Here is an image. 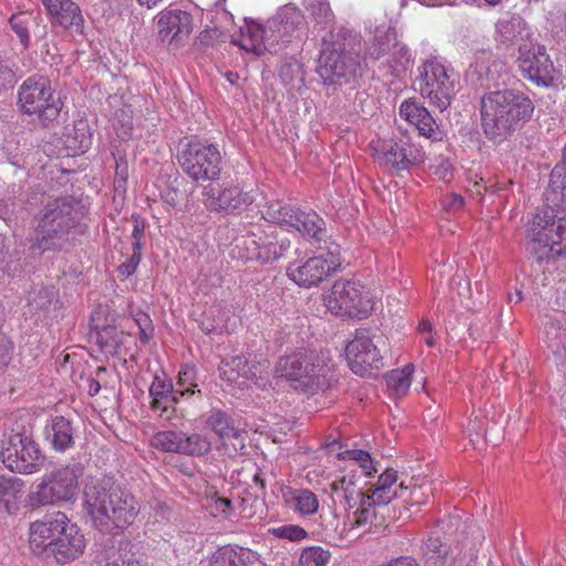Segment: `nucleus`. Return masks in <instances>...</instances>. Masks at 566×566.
Masks as SVG:
<instances>
[{
    "instance_id": "nucleus-13",
    "label": "nucleus",
    "mask_w": 566,
    "mask_h": 566,
    "mask_svg": "<svg viewBox=\"0 0 566 566\" xmlns=\"http://www.w3.org/2000/svg\"><path fill=\"white\" fill-rule=\"evenodd\" d=\"M0 460L11 472L32 474L39 472L44 458L38 443L27 433H11L0 443Z\"/></svg>"
},
{
    "instance_id": "nucleus-14",
    "label": "nucleus",
    "mask_w": 566,
    "mask_h": 566,
    "mask_svg": "<svg viewBox=\"0 0 566 566\" xmlns=\"http://www.w3.org/2000/svg\"><path fill=\"white\" fill-rule=\"evenodd\" d=\"M262 213L266 221L294 229L315 241H321L324 237L325 222L315 211H303L282 201H272Z\"/></svg>"
},
{
    "instance_id": "nucleus-5",
    "label": "nucleus",
    "mask_w": 566,
    "mask_h": 566,
    "mask_svg": "<svg viewBox=\"0 0 566 566\" xmlns=\"http://www.w3.org/2000/svg\"><path fill=\"white\" fill-rule=\"evenodd\" d=\"M305 33V20L294 4L281 7L266 23L260 24L245 20L238 44L241 49L261 55L264 52H277L286 43L300 39ZM237 43V41H233Z\"/></svg>"
},
{
    "instance_id": "nucleus-25",
    "label": "nucleus",
    "mask_w": 566,
    "mask_h": 566,
    "mask_svg": "<svg viewBox=\"0 0 566 566\" xmlns=\"http://www.w3.org/2000/svg\"><path fill=\"white\" fill-rule=\"evenodd\" d=\"M398 473L394 469H386L377 480V483L370 488L368 497V504H377L378 506H385L389 504L396 497H405V493L408 486L401 481L397 484Z\"/></svg>"
},
{
    "instance_id": "nucleus-1",
    "label": "nucleus",
    "mask_w": 566,
    "mask_h": 566,
    "mask_svg": "<svg viewBox=\"0 0 566 566\" xmlns=\"http://www.w3.org/2000/svg\"><path fill=\"white\" fill-rule=\"evenodd\" d=\"M544 202L527 230L530 249L538 261L566 254V175L562 168L551 172Z\"/></svg>"
},
{
    "instance_id": "nucleus-8",
    "label": "nucleus",
    "mask_w": 566,
    "mask_h": 566,
    "mask_svg": "<svg viewBox=\"0 0 566 566\" xmlns=\"http://www.w3.org/2000/svg\"><path fill=\"white\" fill-rule=\"evenodd\" d=\"M417 83L420 95L431 106L443 112L457 94L459 76L446 59L431 55L418 66Z\"/></svg>"
},
{
    "instance_id": "nucleus-48",
    "label": "nucleus",
    "mask_w": 566,
    "mask_h": 566,
    "mask_svg": "<svg viewBox=\"0 0 566 566\" xmlns=\"http://www.w3.org/2000/svg\"><path fill=\"white\" fill-rule=\"evenodd\" d=\"M374 506L377 504H368L365 501H360L353 512L352 516H348L349 530L361 527L369 523L375 516Z\"/></svg>"
},
{
    "instance_id": "nucleus-4",
    "label": "nucleus",
    "mask_w": 566,
    "mask_h": 566,
    "mask_svg": "<svg viewBox=\"0 0 566 566\" xmlns=\"http://www.w3.org/2000/svg\"><path fill=\"white\" fill-rule=\"evenodd\" d=\"M84 507L103 532L126 528L139 512L135 496L111 480L91 482L85 486Z\"/></svg>"
},
{
    "instance_id": "nucleus-64",
    "label": "nucleus",
    "mask_w": 566,
    "mask_h": 566,
    "mask_svg": "<svg viewBox=\"0 0 566 566\" xmlns=\"http://www.w3.org/2000/svg\"><path fill=\"white\" fill-rule=\"evenodd\" d=\"M123 564L124 566H143L140 560L136 558L135 554L132 552H124Z\"/></svg>"
},
{
    "instance_id": "nucleus-59",
    "label": "nucleus",
    "mask_w": 566,
    "mask_h": 566,
    "mask_svg": "<svg viewBox=\"0 0 566 566\" xmlns=\"http://www.w3.org/2000/svg\"><path fill=\"white\" fill-rule=\"evenodd\" d=\"M491 186L484 182V179L478 174L469 178L468 191L472 197L481 196L483 191H488Z\"/></svg>"
},
{
    "instance_id": "nucleus-6",
    "label": "nucleus",
    "mask_w": 566,
    "mask_h": 566,
    "mask_svg": "<svg viewBox=\"0 0 566 566\" xmlns=\"http://www.w3.org/2000/svg\"><path fill=\"white\" fill-rule=\"evenodd\" d=\"M78 224V213L71 198L49 201L42 211L35 230V242L29 248L32 256L45 251H56L69 244Z\"/></svg>"
},
{
    "instance_id": "nucleus-61",
    "label": "nucleus",
    "mask_w": 566,
    "mask_h": 566,
    "mask_svg": "<svg viewBox=\"0 0 566 566\" xmlns=\"http://www.w3.org/2000/svg\"><path fill=\"white\" fill-rule=\"evenodd\" d=\"M380 566H420L419 563L411 556H400L390 559L388 563Z\"/></svg>"
},
{
    "instance_id": "nucleus-36",
    "label": "nucleus",
    "mask_w": 566,
    "mask_h": 566,
    "mask_svg": "<svg viewBox=\"0 0 566 566\" xmlns=\"http://www.w3.org/2000/svg\"><path fill=\"white\" fill-rule=\"evenodd\" d=\"M545 335L546 343L554 352L566 350V314L556 313L555 316H546Z\"/></svg>"
},
{
    "instance_id": "nucleus-60",
    "label": "nucleus",
    "mask_w": 566,
    "mask_h": 566,
    "mask_svg": "<svg viewBox=\"0 0 566 566\" xmlns=\"http://www.w3.org/2000/svg\"><path fill=\"white\" fill-rule=\"evenodd\" d=\"M464 205V199L457 193H450L443 199V207L447 210L457 211Z\"/></svg>"
},
{
    "instance_id": "nucleus-21",
    "label": "nucleus",
    "mask_w": 566,
    "mask_h": 566,
    "mask_svg": "<svg viewBox=\"0 0 566 566\" xmlns=\"http://www.w3.org/2000/svg\"><path fill=\"white\" fill-rule=\"evenodd\" d=\"M156 19L157 35L163 44L179 48L192 32V18L187 11L166 9Z\"/></svg>"
},
{
    "instance_id": "nucleus-16",
    "label": "nucleus",
    "mask_w": 566,
    "mask_h": 566,
    "mask_svg": "<svg viewBox=\"0 0 566 566\" xmlns=\"http://www.w3.org/2000/svg\"><path fill=\"white\" fill-rule=\"evenodd\" d=\"M516 65L522 76L537 86L549 87L559 80V70L539 43L518 44Z\"/></svg>"
},
{
    "instance_id": "nucleus-19",
    "label": "nucleus",
    "mask_w": 566,
    "mask_h": 566,
    "mask_svg": "<svg viewBox=\"0 0 566 566\" xmlns=\"http://www.w3.org/2000/svg\"><path fill=\"white\" fill-rule=\"evenodd\" d=\"M345 352L348 365L356 375L364 376L369 369L382 366L380 349L368 329H357Z\"/></svg>"
},
{
    "instance_id": "nucleus-38",
    "label": "nucleus",
    "mask_w": 566,
    "mask_h": 566,
    "mask_svg": "<svg viewBox=\"0 0 566 566\" xmlns=\"http://www.w3.org/2000/svg\"><path fill=\"white\" fill-rule=\"evenodd\" d=\"M175 386L178 398L189 399L193 395H201V390L197 389V369L195 366L185 365L178 373L177 381Z\"/></svg>"
},
{
    "instance_id": "nucleus-51",
    "label": "nucleus",
    "mask_w": 566,
    "mask_h": 566,
    "mask_svg": "<svg viewBox=\"0 0 566 566\" xmlns=\"http://www.w3.org/2000/svg\"><path fill=\"white\" fill-rule=\"evenodd\" d=\"M29 22L30 15L25 13L13 14L10 19V25L24 48H28L30 42L28 30Z\"/></svg>"
},
{
    "instance_id": "nucleus-2",
    "label": "nucleus",
    "mask_w": 566,
    "mask_h": 566,
    "mask_svg": "<svg viewBox=\"0 0 566 566\" xmlns=\"http://www.w3.org/2000/svg\"><path fill=\"white\" fill-rule=\"evenodd\" d=\"M29 548L34 556L64 566L84 554L86 539L65 513L55 512L30 524Z\"/></svg>"
},
{
    "instance_id": "nucleus-53",
    "label": "nucleus",
    "mask_w": 566,
    "mask_h": 566,
    "mask_svg": "<svg viewBox=\"0 0 566 566\" xmlns=\"http://www.w3.org/2000/svg\"><path fill=\"white\" fill-rule=\"evenodd\" d=\"M129 546V543H122L119 546V553L116 555L115 553L102 552L96 556V564L98 566H124L123 564V555L124 552H127L126 548Z\"/></svg>"
},
{
    "instance_id": "nucleus-50",
    "label": "nucleus",
    "mask_w": 566,
    "mask_h": 566,
    "mask_svg": "<svg viewBox=\"0 0 566 566\" xmlns=\"http://www.w3.org/2000/svg\"><path fill=\"white\" fill-rule=\"evenodd\" d=\"M306 9L318 23H328L333 20V11L328 0H306Z\"/></svg>"
},
{
    "instance_id": "nucleus-12",
    "label": "nucleus",
    "mask_w": 566,
    "mask_h": 566,
    "mask_svg": "<svg viewBox=\"0 0 566 566\" xmlns=\"http://www.w3.org/2000/svg\"><path fill=\"white\" fill-rule=\"evenodd\" d=\"M178 163L184 172L193 181H213L222 169V157L217 145L199 138L181 145Z\"/></svg>"
},
{
    "instance_id": "nucleus-15",
    "label": "nucleus",
    "mask_w": 566,
    "mask_h": 566,
    "mask_svg": "<svg viewBox=\"0 0 566 566\" xmlns=\"http://www.w3.org/2000/svg\"><path fill=\"white\" fill-rule=\"evenodd\" d=\"M326 307L336 315L363 319L371 314L376 296L367 285H332L324 296Z\"/></svg>"
},
{
    "instance_id": "nucleus-33",
    "label": "nucleus",
    "mask_w": 566,
    "mask_h": 566,
    "mask_svg": "<svg viewBox=\"0 0 566 566\" xmlns=\"http://www.w3.org/2000/svg\"><path fill=\"white\" fill-rule=\"evenodd\" d=\"M205 423L221 441L235 440L239 442L240 449L244 447L240 439V431L235 428L233 419L224 410L210 409L206 415Z\"/></svg>"
},
{
    "instance_id": "nucleus-56",
    "label": "nucleus",
    "mask_w": 566,
    "mask_h": 566,
    "mask_svg": "<svg viewBox=\"0 0 566 566\" xmlns=\"http://www.w3.org/2000/svg\"><path fill=\"white\" fill-rule=\"evenodd\" d=\"M15 81L17 77L12 67L0 61V92L13 87Z\"/></svg>"
},
{
    "instance_id": "nucleus-57",
    "label": "nucleus",
    "mask_w": 566,
    "mask_h": 566,
    "mask_svg": "<svg viewBox=\"0 0 566 566\" xmlns=\"http://www.w3.org/2000/svg\"><path fill=\"white\" fill-rule=\"evenodd\" d=\"M211 510L214 515H221L226 518L230 517L233 513V505L231 500L226 497H217L211 504Z\"/></svg>"
},
{
    "instance_id": "nucleus-37",
    "label": "nucleus",
    "mask_w": 566,
    "mask_h": 566,
    "mask_svg": "<svg viewBox=\"0 0 566 566\" xmlns=\"http://www.w3.org/2000/svg\"><path fill=\"white\" fill-rule=\"evenodd\" d=\"M398 41L396 39L395 30L390 27L377 28L374 36V42L368 48V55L374 60H380L387 54H391Z\"/></svg>"
},
{
    "instance_id": "nucleus-55",
    "label": "nucleus",
    "mask_w": 566,
    "mask_h": 566,
    "mask_svg": "<svg viewBox=\"0 0 566 566\" xmlns=\"http://www.w3.org/2000/svg\"><path fill=\"white\" fill-rule=\"evenodd\" d=\"M14 352L13 343L2 333L0 335V369H4L12 360Z\"/></svg>"
},
{
    "instance_id": "nucleus-49",
    "label": "nucleus",
    "mask_w": 566,
    "mask_h": 566,
    "mask_svg": "<svg viewBox=\"0 0 566 566\" xmlns=\"http://www.w3.org/2000/svg\"><path fill=\"white\" fill-rule=\"evenodd\" d=\"M342 459L353 460L359 464L365 475L369 476L377 472V468L367 451L364 450H347L344 453H338Z\"/></svg>"
},
{
    "instance_id": "nucleus-40",
    "label": "nucleus",
    "mask_w": 566,
    "mask_h": 566,
    "mask_svg": "<svg viewBox=\"0 0 566 566\" xmlns=\"http://www.w3.org/2000/svg\"><path fill=\"white\" fill-rule=\"evenodd\" d=\"M210 448V442L206 437L199 433L186 434L182 432L180 454L200 457L208 453Z\"/></svg>"
},
{
    "instance_id": "nucleus-17",
    "label": "nucleus",
    "mask_w": 566,
    "mask_h": 566,
    "mask_svg": "<svg viewBox=\"0 0 566 566\" xmlns=\"http://www.w3.org/2000/svg\"><path fill=\"white\" fill-rule=\"evenodd\" d=\"M202 198L209 210L228 216L242 213L255 200L252 191L244 190L233 181L206 186L202 190Z\"/></svg>"
},
{
    "instance_id": "nucleus-46",
    "label": "nucleus",
    "mask_w": 566,
    "mask_h": 566,
    "mask_svg": "<svg viewBox=\"0 0 566 566\" xmlns=\"http://www.w3.org/2000/svg\"><path fill=\"white\" fill-rule=\"evenodd\" d=\"M329 558V552L323 547H306L300 556V566H326Z\"/></svg>"
},
{
    "instance_id": "nucleus-42",
    "label": "nucleus",
    "mask_w": 566,
    "mask_h": 566,
    "mask_svg": "<svg viewBox=\"0 0 566 566\" xmlns=\"http://www.w3.org/2000/svg\"><path fill=\"white\" fill-rule=\"evenodd\" d=\"M182 431H159L151 438V446L164 452L180 453Z\"/></svg>"
},
{
    "instance_id": "nucleus-32",
    "label": "nucleus",
    "mask_w": 566,
    "mask_h": 566,
    "mask_svg": "<svg viewBox=\"0 0 566 566\" xmlns=\"http://www.w3.org/2000/svg\"><path fill=\"white\" fill-rule=\"evenodd\" d=\"M45 438L54 451L65 452L75 444V429L71 420L56 416L46 424Z\"/></svg>"
},
{
    "instance_id": "nucleus-10",
    "label": "nucleus",
    "mask_w": 566,
    "mask_h": 566,
    "mask_svg": "<svg viewBox=\"0 0 566 566\" xmlns=\"http://www.w3.org/2000/svg\"><path fill=\"white\" fill-rule=\"evenodd\" d=\"M358 70L359 63L347 51L343 31L331 32L323 39L317 74L324 84H348L356 78Z\"/></svg>"
},
{
    "instance_id": "nucleus-27",
    "label": "nucleus",
    "mask_w": 566,
    "mask_h": 566,
    "mask_svg": "<svg viewBox=\"0 0 566 566\" xmlns=\"http://www.w3.org/2000/svg\"><path fill=\"white\" fill-rule=\"evenodd\" d=\"M151 398L149 407L153 411H159L160 416L174 409L180 402L178 394H176L172 380L165 374H156L148 389Z\"/></svg>"
},
{
    "instance_id": "nucleus-47",
    "label": "nucleus",
    "mask_w": 566,
    "mask_h": 566,
    "mask_svg": "<svg viewBox=\"0 0 566 566\" xmlns=\"http://www.w3.org/2000/svg\"><path fill=\"white\" fill-rule=\"evenodd\" d=\"M433 494V488L430 482H424L421 484H415L413 486H408L407 492L405 493L403 501L408 502L410 505H423L427 503L429 497Z\"/></svg>"
},
{
    "instance_id": "nucleus-63",
    "label": "nucleus",
    "mask_w": 566,
    "mask_h": 566,
    "mask_svg": "<svg viewBox=\"0 0 566 566\" xmlns=\"http://www.w3.org/2000/svg\"><path fill=\"white\" fill-rule=\"evenodd\" d=\"M143 235V229H140L137 224L134 227V230H133V233H132V238H133V250L135 251H139L142 250V244H140V238Z\"/></svg>"
},
{
    "instance_id": "nucleus-54",
    "label": "nucleus",
    "mask_w": 566,
    "mask_h": 566,
    "mask_svg": "<svg viewBox=\"0 0 566 566\" xmlns=\"http://www.w3.org/2000/svg\"><path fill=\"white\" fill-rule=\"evenodd\" d=\"M220 378L230 385H238L239 387L245 385V380L242 379L240 371H235L232 367L229 366L227 360H222L220 367Z\"/></svg>"
},
{
    "instance_id": "nucleus-29",
    "label": "nucleus",
    "mask_w": 566,
    "mask_h": 566,
    "mask_svg": "<svg viewBox=\"0 0 566 566\" xmlns=\"http://www.w3.org/2000/svg\"><path fill=\"white\" fill-rule=\"evenodd\" d=\"M208 566H263V562L251 549L227 545L209 557Z\"/></svg>"
},
{
    "instance_id": "nucleus-22",
    "label": "nucleus",
    "mask_w": 566,
    "mask_h": 566,
    "mask_svg": "<svg viewBox=\"0 0 566 566\" xmlns=\"http://www.w3.org/2000/svg\"><path fill=\"white\" fill-rule=\"evenodd\" d=\"M506 75V64L491 50H478L473 53L467 76L478 82L497 84Z\"/></svg>"
},
{
    "instance_id": "nucleus-9",
    "label": "nucleus",
    "mask_w": 566,
    "mask_h": 566,
    "mask_svg": "<svg viewBox=\"0 0 566 566\" xmlns=\"http://www.w3.org/2000/svg\"><path fill=\"white\" fill-rule=\"evenodd\" d=\"M83 468L78 463L60 465L43 474L28 495L31 507L59 505L73 502L78 493Z\"/></svg>"
},
{
    "instance_id": "nucleus-18",
    "label": "nucleus",
    "mask_w": 566,
    "mask_h": 566,
    "mask_svg": "<svg viewBox=\"0 0 566 566\" xmlns=\"http://www.w3.org/2000/svg\"><path fill=\"white\" fill-rule=\"evenodd\" d=\"M462 520L458 515H448L438 521L426 541L422 553L427 566H443L449 554H453L451 544L458 541Z\"/></svg>"
},
{
    "instance_id": "nucleus-45",
    "label": "nucleus",
    "mask_w": 566,
    "mask_h": 566,
    "mask_svg": "<svg viewBox=\"0 0 566 566\" xmlns=\"http://www.w3.org/2000/svg\"><path fill=\"white\" fill-rule=\"evenodd\" d=\"M389 55L390 57L387 59V63L392 74L399 75L401 72L406 71L410 63L411 54L405 44L398 42L392 53Z\"/></svg>"
},
{
    "instance_id": "nucleus-20",
    "label": "nucleus",
    "mask_w": 566,
    "mask_h": 566,
    "mask_svg": "<svg viewBox=\"0 0 566 566\" xmlns=\"http://www.w3.org/2000/svg\"><path fill=\"white\" fill-rule=\"evenodd\" d=\"M375 157L381 165L403 170L411 165L423 163L426 154L410 137L403 136L399 139L385 140L380 149H376Z\"/></svg>"
},
{
    "instance_id": "nucleus-7",
    "label": "nucleus",
    "mask_w": 566,
    "mask_h": 566,
    "mask_svg": "<svg viewBox=\"0 0 566 566\" xmlns=\"http://www.w3.org/2000/svg\"><path fill=\"white\" fill-rule=\"evenodd\" d=\"M332 367L324 354L304 350L282 357L275 371L280 377L294 382L295 388L314 392L329 387Z\"/></svg>"
},
{
    "instance_id": "nucleus-35",
    "label": "nucleus",
    "mask_w": 566,
    "mask_h": 566,
    "mask_svg": "<svg viewBox=\"0 0 566 566\" xmlns=\"http://www.w3.org/2000/svg\"><path fill=\"white\" fill-rule=\"evenodd\" d=\"M24 482L17 476H0V510L12 513L18 510Z\"/></svg>"
},
{
    "instance_id": "nucleus-11",
    "label": "nucleus",
    "mask_w": 566,
    "mask_h": 566,
    "mask_svg": "<svg viewBox=\"0 0 566 566\" xmlns=\"http://www.w3.org/2000/svg\"><path fill=\"white\" fill-rule=\"evenodd\" d=\"M18 105L28 115H35L43 126H49L60 116L63 103L55 97L48 77L34 74L25 78L18 91Z\"/></svg>"
},
{
    "instance_id": "nucleus-44",
    "label": "nucleus",
    "mask_w": 566,
    "mask_h": 566,
    "mask_svg": "<svg viewBox=\"0 0 566 566\" xmlns=\"http://www.w3.org/2000/svg\"><path fill=\"white\" fill-rule=\"evenodd\" d=\"M268 534L293 543H298L308 536L306 530L295 524H284L276 527H270L268 530Z\"/></svg>"
},
{
    "instance_id": "nucleus-3",
    "label": "nucleus",
    "mask_w": 566,
    "mask_h": 566,
    "mask_svg": "<svg viewBox=\"0 0 566 566\" xmlns=\"http://www.w3.org/2000/svg\"><path fill=\"white\" fill-rule=\"evenodd\" d=\"M534 109L533 101L522 91H491L481 97V127L489 139L503 140L522 128L532 118Z\"/></svg>"
},
{
    "instance_id": "nucleus-39",
    "label": "nucleus",
    "mask_w": 566,
    "mask_h": 566,
    "mask_svg": "<svg viewBox=\"0 0 566 566\" xmlns=\"http://www.w3.org/2000/svg\"><path fill=\"white\" fill-rule=\"evenodd\" d=\"M253 244L256 247V252L248 256V259H255L262 263H268L282 256L289 250L291 242L287 239H283L281 241L271 240L262 245L253 241Z\"/></svg>"
},
{
    "instance_id": "nucleus-23",
    "label": "nucleus",
    "mask_w": 566,
    "mask_h": 566,
    "mask_svg": "<svg viewBox=\"0 0 566 566\" xmlns=\"http://www.w3.org/2000/svg\"><path fill=\"white\" fill-rule=\"evenodd\" d=\"M339 268L335 260H326L322 256H315L307 260L304 264H291L286 274L293 283H322L328 279L333 272Z\"/></svg>"
},
{
    "instance_id": "nucleus-26",
    "label": "nucleus",
    "mask_w": 566,
    "mask_h": 566,
    "mask_svg": "<svg viewBox=\"0 0 566 566\" xmlns=\"http://www.w3.org/2000/svg\"><path fill=\"white\" fill-rule=\"evenodd\" d=\"M400 116L413 125L420 135L437 139L440 136L439 127L429 111L418 102L403 101L399 108Z\"/></svg>"
},
{
    "instance_id": "nucleus-52",
    "label": "nucleus",
    "mask_w": 566,
    "mask_h": 566,
    "mask_svg": "<svg viewBox=\"0 0 566 566\" xmlns=\"http://www.w3.org/2000/svg\"><path fill=\"white\" fill-rule=\"evenodd\" d=\"M468 431L473 446L479 443L480 438L488 440L489 423L485 424L482 418L475 416L471 418L468 423Z\"/></svg>"
},
{
    "instance_id": "nucleus-30",
    "label": "nucleus",
    "mask_w": 566,
    "mask_h": 566,
    "mask_svg": "<svg viewBox=\"0 0 566 566\" xmlns=\"http://www.w3.org/2000/svg\"><path fill=\"white\" fill-rule=\"evenodd\" d=\"M331 491L333 500L343 505L346 511L356 507L360 501L368 503L367 494L358 486L356 474L354 473H348L342 479L332 482Z\"/></svg>"
},
{
    "instance_id": "nucleus-31",
    "label": "nucleus",
    "mask_w": 566,
    "mask_h": 566,
    "mask_svg": "<svg viewBox=\"0 0 566 566\" xmlns=\"http://www.w3.org/2000/svg\"><path fill=\"white\" fill-rule=\"evenodd\" d=\"M101 315L102 308L95 311L92 315V326L95 329V344L105 356H115L123 346L125 335L112 324H99L98 319Z\"/></svg>"
},
{
    "instance_id": "nucleus-34",
    "label": "nucleus",
    "mask_w": 566,
    "mask_h": 566,
    "mask_svg": "<svg viewBox=\"0 0 566 566\" xmlns=\"http://www.w3.org/2000/svg\"><path fill=\"white\" fill-rule=\"evenodd\" d=\"M495 30L496 40L502 44H522V42L528 41L532 35L528 24L520 15L499 20Z\"/></svg>"
},
{
    "instance_id": "nucleus-24",
    "label": "nucleus",
    "mask_w": 566,
    "mask_h": 566,
    "mask_svg": "<svg viewBox=\"0 0 566 566\" xmlns=\"http://www.w3.org/2000/svg\"><path fill=\"white\" fill-rule=\"evenodd\" d=\"M54 25L81 32L84 19L80 7L72 0H42Z\"/></svg>"
},
{
    "instance_id": "nucleus-58",
    "label": "nucleus",
    "mask_w": 566,
    "mask_h": 566,
    "mask_svg": "<svg viewBox=\"0 0 566 566\" xmlns=\"http://www.w3.org/2000/svg\"><path fill=\"white\" fill-rule=\"evenodd\" d=\"M142 252L133 250L132 256L118 266V272L122 275L129 276L133 274L140 261Z\"/></svg>"
},
{
    "instance_id": "nucleus-28",
    "label": "nucleus",
    "mask_w": 566,
    "mask_h": 566,
    "mask_svg": "<svg viewBox=\"0 0 566 566\" xmlns=\"http://www.w3.org/2000/svg\"><path fill=\"white\" fill-rule=\"evenodd\" d=\"M279 496L283 504L301 515H313L318 510L317 496L307 489H294L289 485L281 484L277 486Z\"/></svg>"
},
{
    "instance_id": "nucleus-43",
    "label": "nucleus",
    "mask_w": 566,
    "mask_h": 566,
    "mask_svg": "<svg viewBox=\"0 0 566 566\" xmlns=\"http://www.w3.org/2000/svg\"><path fill=\"white\" fill-rule=\"evenodd\" d=\"M227 361L235 371H240L242 379L245 381L256 378L264 369V366L261 363L250 364L248 358L241 355L233 356Z\"/></svg>"
},
{
    "instance_id": "nucleus-62",
    "label": "nucleus",
    "mask_w": 566,
    "mask_h": 566,
    "mask_svg": "<svg viewBox=\"0 0 566 566\" xmlns=\"http://www.w3.org/2000/svg\"><path fill=\"white\" fill-rule=\"evenodd\" d=\"M144 323H145V327L139 329V339L143 343H147L151 338L153 332H154V328L151 326V322H150L148 315H144Z\"/></svg>"
},
{
    "instance_id": "nucleus-41",
    "label": "nucleus",
    "mask_w": 566,
    "mask_h": 566,
    "mask_svg": "<svg viewBox=\"0 0 566 566\" xmlns=\"http://www.w3.org/2000/svg\"><path fill=\"white\" fill-rule=\"evenodd\" d=\"M412 373V365H408L403 369L391 370L386 376L388 388L397 395L406 394L411 385Z\"/></svg>"
}]
</instances>
